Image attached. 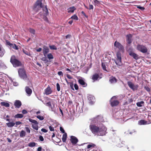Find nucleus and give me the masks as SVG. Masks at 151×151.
Segmentation results:
<instances>
[{"instance_id": "46", "label": "nucleus", "mask_w": 151, "mask_h": 151, "mask_svg": "<svg viewBox=\"0 0 151 151\" xmlns=\"http://www.w3.org/2000/svg\"><path fill=\"white\" fill-rule=\"evenodd\" d=\"M72 19L77 20H78V17L76 15H74L71 17V18Z\"/></svg>"}, {"instance_id": "60", "label": "nucleus", "mask_w": 151, "mask_h": 151, "mask_svg": "<svg viewBox=\"0 0 151 151\" xmlns=\"http://www.w3.org/2000/svg\"><path fill=\"white\" fill-rule=\"evenodd\" d=\"M74 87L75 89L76 90H77L78 88V85L76 84H74Z\"/></svg>"}, {"instance_id": "8", "label": "nucleus", "mask_w": 151, "mask_h": 151, "mask_svg": "<svg viewBox=\"0 0 151 151\" xmlns=\"http://www.w3.org/2000/svg\"><path fill=\"white\" fill-rule=\"evenodd\" d=\"M127 84L130 88L134 91L137 90L138 87V85H135L130 81L127 82Z\"/></svg>"}, {"instance_id": "59", "label": "nucleus", "mask_w": 151, "mask_h": 151, "mask_svg": "<svg viewBox=\"0 0 151 151\" xmlns=\"http://www.w3.org/2000/svg\"><path fill=\"white\" fill-rule=\"evenodd\" d=\"M70 86L71 88L73 90H74V89L73 87V83H70Z\"/></svg>"}, {"instance_id": "23", "label": "nucleus", "mask_w": 151, "mask_h": 151, "mask_svg": "<svg viewBox=\"0 0 151 151\" xmlns=\"http://www.w3.org/2000/svg\"><path fill=\"white\" fill-rule=\"evenodd\" d=\"M109 81L111 83H114L117 81L116 79L114 77H111L109 79Z\"/></svg>"}, {"instance_id": "63", "label": "nucleus", "mask_w": 151, "mask_h": 151, "mask_svg": "<svg viewBox=\"0 0 151 151\" xmlns=\"http://www.w3.org/2000/svg\"><path fill=\"white\" fill-rule=\"evenodd\" d=\"M22 123V122L19 121H18L16 122L15 124H16V125H18L21 124Z\"/></svg>"}, {"instance_id": "52", "label": "nucleus", "mask_w": 151, "mask_h": 151, "mask_svg": "<svg viewBox=\"0 0 151 151\" xmlns=\"http://www.w3.org/2000/svg\"><path fill=\"white\" fill-rule=\"evenodd\" d=\"M39 139L42 142L43 141H44V139L43 137L42 136H39Z\"/></svg>"}, {"instance_id": "55", "label": "nucleus", "mask_w": 151, "mask_h": 151, "mask_svg": "<svg viewBox=\"0 0 151 151\" xmlns=\"http://www.w3.org/2000/svg\"><path fill=\"white\" fill-rule=\"evenodd\" d=\"M94 2L96 5H98L99 4V2L97 0H94Z\"/></svg>"}, {"instance_id": "44", "label": "nucleus", "mask_w": 151, "mask_h": 151, "mask_svg": "<svg viewBox=\"0 0 151 151\" xmlns=\"http://www.w3.org/2000/svg\"><path fill=\"white\" fill-rule=\"evenodd\" d=\"M95 146V145L93 144H91L88 145L87 146V147L88 148H90L91 147H93Z\"/></svg>"}, {"instance_id": "27", "label": "nucleus", "mask_w": 151, "mask_h": 151, "mask_svg": "<svg viewBox=\"0 0 151 151\" xmlns=\"http://www.w3.org/2000/svg\"><path fill=\"white\" fill-rule=\"evenodd\" d=\"M5 52V51L4 48L2 47L0 50V57H2Z\"/></svg>"}, {"instance_id": "33", "label": "nucleus", "mask_w": 151, "mask_h": 151, "mask_svg": "<svg viewBox=\"0 0 151 151\" xmlns=\"http://www.w3.org/2000/svg\"><path fill=\"white\" fill-rule=\"evenodd\" d=\"M26 132L24 130H22L20 134V136L21 137H23L25 136Z\"/></svg>"}, {"instance_id": "22", "label": "nucleus", "mask_w": 151, "mask_h": 151, "mask_svg": "<svg viewBox=\"0 0 151 151\" xmlns=\"http://www.w3.org/2000/svg\"><path fill=\"white\" fill-rule=\"evenodd\" d=\"M127 41L128 44H130L132 42V36L131 34H129L127 35Z\"/></svg>"}, {"instance_id": "26", "label": "nucleus", "mask_w": 151, "mask_h": 151, "mask_svg": "<svg viewBox=\"0 0 151 151\" xmlns=\"http://www.w3.org/2000/svg\"><path fill=\"white\" fill-rule=\"evenodd\" d=\"M7 127H13L15 124V123L13 122H9L6 123Z\"/></svg>"}, {"instance_id": "43", "label": "nucleus", "mask_w": 151, "mask_h": 151, "mask_svg": "<svg viewBox=\"0 0 151 151\" xmlns=\"http://www.w3.org/2000/svg\"><path fill=\"white\" fill-rule=\"evenodd\" d=\"M49 47L51 50H56L57 49L56 47L54 45H50Z\"/></svg>"}, {"instance_id": "3", "label": "nucleus", "mask_w": 151, "mask_h": 151, "mask_svg": "<svg viewBox=\"0 0 151 151\" xmlns=\"http://www.w3.org/2000/svg\"><path fill=\"white\" fill-rule=\"evenodd\" d=\"M10 62L12 64L14 67H15L20 66L22 65L21 62L17 59L14 55L12 56L10 59Z\"/></svg>"}, {"instance_id": "2", "label": "nucleus", "mask_w": 151, "mask_h": 151, "mask_svg": "<svg viewBox=\"0 0 151 151\" xmlns=\"http://www.w3.org/2000/svg\"><path fill=\"white\" fill-rule=\"evenodd\" d=\"M103 117L101 115H97L91 119V123L95 124H103L102 123L104 122Z\"/></svg>"}, {"instance_id": "41", "label": "nucleus", "mask_w": 151, "mask_h": 151, "mask_svg": "<svg viewBox=\"0 0 151 151\" xmlns=\"http://www.w3.org/2000/svg\"><path fill=\"white\" fill-rule=\"evenodd\" d=\"M23 52L25 54H26V55L29 56H30V53L29 52L26 51L24 50H23Z\"/></svg>"}, {"instance_id": "50", "label": "nucleus", "mask_w": 151, "mask_h": 151, "mask_svg": "<svg viewBox=\"0 0 151 151\" xmlns=\"http://www.w3.org/2000/svg\"><path fill=\"white\" fill-rule=\"evenodd\" d=\"M25 129L26 132L28 133H30V130L29 129L28 127H25Z\"/></svg>"}, {"instance_id": "58", "label": "nucleus", "mask_w": 151, "mask_h": 151, "mask_svg": "<svg viewBox=\"0 0 151 151\" xmlns=\"http://www.w3.org/2000/svg\"><path fill=\"white\" fill-rule=\"evenodd\" d=\"M60 130L61 132H62L63 133H65V131L64 129H63V128L61 127H60Z\"/></svg>"}, {"instance_id": "36", "label": "nucleus", "mask_w": 151, "mask_h": 151, "mask_svg": "<svg viewBox=\"0 0 151 151\" xmlns=\"http://www.w3.org/2000/svg\"><path fill=\"white\" fill-rule=\"evenodd\" d=\"M144 103V102L142 101L137 102L136 104L137 105L138 107H142V104Z\"/></svg>"}, {"instance_id": "5", "label": "nucleus", "mask_w": 151, "mask_h": 151, "mask_svg": "<svg viewBox=\"0 0 151 151\" xmlns=\"http://www.w3.org/2000/svg\"><path fill=\"white\" fill-rule=\"evenodd\" d=\"M116 57L114 60V61L116 65L119 66L122 65L121 54L119 51L116 54Z\"/></svg>"}, {"instance_id": "12", "label": "nucleus", "mask_w": 151, "mask_h": 151, "mask_svg": "<svg viewBox=\"0 0 151 151\" xmlns=\"http://www.w3.org/2000/svg\"><path fill=\"white\" fill-rule=\"evenodd\" d=\"M70 141L73 145H75L78 142V139L74 136H71Z\"/></svg>"}, {"instance_id": "64", "label": "nucleus", "mask_w": 151, "mask_h": 151, "mask_svg": "<svg viewBox=\"0 0 151 151\" xmlns=\"http://www.w3.org/2000/svg\"><path fill=\"white\" fill-rule=\"evenodd\" d=\"M67 77L69 79H71L72 78V77L69 74L67 75Z\"/></svg>"}, {"instance_id": "14", "label": "nucleus", "mask_w": 151, "mask_h": 151, "mask_svg": "<svg viewBox=\"0 0 151 151\" xmlns=\"http://www.w3.org/2000/svg\"><path fill=\"white\" fill-rule=\"evenodd\" d=\"M49 52V48L45 46H44L43 47V52L44 56L45 57L47 55Z\"/></svg>"}, {"instance_id": "35", "label": "nucleus", "mask_w": 151, "mask_h": 151, "mask_svg": "<svg viewBox=\"0 0 151 151\" xmlns=\"http://www.w3.org/2000/svg\"><path fill=\"white\" fill-rule=\"evenodd\" d=\"M29 122H32V123H33V124H38V122L35 120L33 119H29Z\"/></svg>"}, {"instance_id": "6", "label": "nucleus", "mask_w": 151, "mask_h": 151, "mask_svg": "<svg viewBox=\"0 0 151 151\" xmlns=\"http://www.w3.org/2000/svg\"><path fill=\"white\" fill-rule=\"evenodd\" d=\"M43 7L42 4L41 2V1L39 0L36 2L34 6V9L35 11H37L41 8L43 9Z\"/></svg>"}, {"instance_id": "25", "label": "nucleus", "mask_w": 151, "mask_h": 151, "mask_svg": "<svg viewBox=\"0 0 151 151\" xmlns=\"http://www.w3.org/2000/svg\"><path fill=\"white\" fill-rule=\"evenodd\" d=\"M147 121L144 120H142L138 121V124L139 125H145L147 124Z\"/></svg>"}, {"instance_id": "30", "label": "nucleus", "mask_w": 151, "mask_h": 151, "mask_svg": "<svg viewBox=\"0 0 151 151\" xmlns=\"http://www.w3.org/2000/svg\"><path fill=\"white\" fill-rule=\"evenodd\" d=\"M42 10L44 11V14L45 16L47 15L48 14V12L47 8L45 7V8H43Z\"/></svg>"}, {"instance_id": "56", "label": "nucleus", "mask_w": 151, "mask_h": 151, "mask_svg": "<svg viewBox=\"0 0 151 151\" xmlns=\"http://www.w3.org/2000/svg\"><path fill=\"white\" fill-rule=\"evenodd\" d=\"M13 84L14 86H17L18 85V83L17 82L13 81Z\"/></svg>"}, {"instance_id": "10", "label": "nucleus", "mask_w": 151, "mask_h": 151, "mask_svg": "<svg viewBox=\"0 0 151 151\" xmlns=\"http://www.w3.org/2000/svg\"><path fill=\"white\" fill-rule=\"evenodd\" d=\"M114 46L116 48H118L120 51H123L124 50V47L119 42L117 41L114 42Z\"/></svg>"}, {"instance_id": "17", "label": "nucleus", "mask_w": 151, "mask_h": 151, "mask_svg": "<svg viewBox=\"0 0 151 151\" xmlns=\"http://www.w3.org/2000/svg\"><path fill=\"white\" fill-rule=\"evenodd\" d=\"M129 54L135 59L137 60L138 59V55L137 54L132 52H129Z\"/></svg>"}, {"instance_id": "7", "label": "nucleus", "mask_w": 151, "mask_h": 151, "mask_svg": "<svg viewBox=\"0 0 151 151\" xmlns=\"http://www.w3.org/2000/svg\"><path fill=\"white\" fill-rule=\"evenodd\" d=\"M136 49L144 53H146L147 51V47L145 46L142 45H137Z\"/></svg>"}, {"instance_id": "49", "label": "nucleus", "mask_w": 151, "mask_h": 151, "mask_svg": "<svg viewBox=\"0 0 151 151\" xmlns=\"http://www.w3.org/2000/svg\"><path fill=\"white\" fill-rule=\"evenodd\" d=\"M4 66L6 67V65L4 64V63L2 62V61L0 60V67H2Z\"/></svg>"}, {"instance_id": "45", "label": "nucleus", "mask_w": 151, "mask_h": 151, "mask_svg": "<svg viewBox=\"0 0 151 151\" xmlns=\"http://www.w3.org/2000/svg\"><path fill=\"white\" fill-rule=\"evenodd\" d=\"M144 88L148 92H149L150 91V88L149 87L147 86H145L144 87Z\"/></svg>"}, {"instance_id": "53", "label": "nucleus", "mask_w": 151, "mask_h": 151, "mask_svg": "<svg viewBox=\"0 0 151 151\" xmlns=\"http://www.w3.org/2000/svg\"><path fill=\"white\" fill-rule=\"evenodd\" d=\"M137 8L142 10H143L145 9V8L144 7L139 6H137Z\"/></svg>"}, {"instance_id": "32", "label": "nucleus", "mask_w": 151, "mask_h": 151, "mask_svg": "<svg viewBox=\"0 0 151 151\" xmlns=\"http://www.w3.org/2000/svg\"><path fill=\"white\" fill-rule=\"evenodd\" d=\"M23 116V115L22 114H18L15 115L14 117L16 118H21Z\"/></svg>"}, {"instance_id": "9", "label": "nucleus", "mask_w": 151, "mask_h": 151, "mask_svg": "<svg viewBox=\"0 0 151 151\" xmlns=\"http://www.w3.org/2000/svg\"><path fill=\"white\" fill-rule=\"evenodd\" d=\"M116 96H113L111 99L110 102L111 105L112 106H117L119 104V101L115 100Z\"/></svg>"}, {"instance_id": "42", "label": "nucleus", "mask_w": 151, "mask_h": 151, "mask_svg": "<svg viewBox=\"0 0 151 151\" xmlns=\"http://www.w3.org/2000/svg\"><path fill=\"white\" fill-rule=\"evenodd\" d=\"M29 31L30 33L33 34V35H34L35 34V30L32 28H30L29 29Z\"/></svg>"}, {"instance_id": "54", "label": "nucleus", "mask_w": 151, "mask_h": 151, "mask_svg": "<svg viewBox=\"0 0 151 151\" xmlns=\"http://www.w3.org/2000/svg\"><path fill=\"white\" fill-rule=\"evenodd\" d=\"M49 127V129L50 131H54V128L53 127H52L51 126H50Z\"/></svg>"}, {"instance_id": "19", "label": "nucleus", "mask_w": 151, "mask_h": 151, "mask_svg": "<svg viewBox=\"0 0 151 151\" xmlns=\"http://www.w3.org/2000/svg\"><path fill=\"white\" fill-rule=\"evenodd\" d=\"M78 82L83 87H85L87 86V84L82 79L78 80Z\"/></svg>"}, {"instance_id": "37", "label": "nucleus", "mask_w": 151, "mask_h": 151, "mask_svg": "<svg viewBox=\"0 0 151 151\" xmlns=\"http://www.w3.org/2000/svg\"><path fill=\"white\" fill-rule=\"evenodd\" d=\"M38 124H33L32 125V127L34 129H35L37 130H38V127L37 125Z\"/></svg>"}, {"instance_id": "21", "label": "nucleus", "mask_w": 151, "mask_h": 151, "mask_svg": "<svg viewBox=\"0 0 151 151\" xmlns=\"http://www.w3.org/2000/svg\"><path fill=\"white\" fill-rule=\"evenodd\" d=\"M99 78V75L97 73H95L93 75L92 77V79L93 80V82L98 80V79Z\"/></svg>"}, {"instance_id": "1", "label": "nucleus", "mask_w": 151, "mask_h": 151, "mask_svg": "<svg viewBox=\"0 0 151 151\" xmlns=\"http://www.w3.org/2000/svg\"><path fill=\"white\" fill-rule=\"evenodd\" d=\"M89 129L94 135L104 136L107 133V128L103 124H96L91 123L89 125Z\"/></svg>"}, {"instance_id": "18", "label": "nucleus", "mask_w": 151, "mask_h": 151, "mask_svg": "<svg viewBox=\"0 0 151 151\" xmlns=\"http://www.w3.org/2000/svg\"><path fill=\"white\" fill-rule=\"evenodd\" d=\"M25 91L28 96H29L32 93V90L28 87L26 86L25 88Z\"/></svg>"}, {"instance_id": "34", "label": "nucleus", "mask_w": 151, "mask_h": 151, "mask_svg": "<svg viewBox=\"0 0 151 151\" xmlns=\"http://www.w3.org/2000/svg\"><path fill=\"white\" fill-rule=\"evenodd\" d=\"M36 143L35 142H30L28 145L29 147H35L36 145Z\"/></svg>"}, {"instance_id": "16", "label": "nucleus", "mask_w": 151, "mask_h": 151, "mask_svg": "<svg viewBox=\"0 0 151 151\" xmlns=\"http://www.w3.org/2000/svg\"><path fill=\"white\" fill-rule=\"evenodd\" d=\"M14 105L16 107L19 108L22 105V103L20 101L17 100L15 101Z\"/></svg>"}, {"instance_id": "15", "label": "nucleus", "mask_w": 151, "mask_h": 151, "mask_svg": "<svg viewBox=\"0 0 151 151\" xmlns=\"http://www.w3.org/2000/svg\"><path fill=\"white\" fill-rule=\"evenodd\" d=\"M50 108L51 109V111L53 112L54 114H58L57 110H58V109H57V106L55 104H53L52 106Z\"/></svg>"}, {"instance_id": "47", "label": "nucleus", "mask_w": 151, "mask_h": 151, "mask_svg": "<svg viewBox=\"0 0 151 151\" xmlns=\"http://www.w3.org/2000/svg\"><path fill=\"white\" fill-rule=\"evenodd\" d=\"M56 86L58 91H60V87L59 84L58 83H57Z\"/></svg>"}, {"instance_id": "13", "label": "nucleus", "mask_w": 151, "mask_h": 151, "mask_svg": "<svg viewBox=\"0 0 151 151\" xmlns=\"http://www.w3.org/2000/svg\"><path fill=\"white\" fill-rule=\"evenodd\" d=\"M6 43L8 45L14 49L18 50L19 49L18 47L15 44L11 43L8 41L6 42Z\"/></svg>"}, {"instance_id": "38", "label": "nucleus", "mask_w": 151, "mask_h": 151, "mask_svg": "<svg viewBox=\"0 0 151 151\" xmlns=\"http://www.w3.org/2000/svg\"><path fill=\"white\" fill-rule=\"evenodd\" d=\"M101 66H102L103 69L104 70L106 71H107V70L106 69V65H105V63H102Z\"/></svg>"}, {"instance_id": "11", "label": "nucleus", "mask_w": 151, "mask_h": 151, "mask_svg": "<svg viewBox=\"0 0 151 151\" xmlns=\"http://www.w3.org/2000/svg\"><path fill=\"white\" fill-rule=\"evenodd\" d=\"M88 98L89 103L91 104H93L95 102V98L92 95H88Z\"/></svg>"}, {"instance_id": "24", "label": "nucleus", "mask_w": 151, "mask_h": 151, "mask_svg": "<svg viewBox=\"0 0 151 151\" xmlns=\"http://www.w3.org/2000/svg\"><path fill=\"white\" fill-rule=\"evenodd\" d=\"M76 10V8L74 6H72L68 9V13H73L75 10Z\"/></svg>"}, {"instance_id": "62", "label": "nucleus", "mask_w": 151, "mask_h": 151, "mask_svg": "<svg viewBox=\"0 0 151 151\" xmlns=\"http://www.w3.org/2000/svg\"><path fill=\"white\" fill-rule=\"evenodd\" d=\"M93 5H92L91 4H90L89 5V10L93 9Z\"/></svg>"}, {"instance_id": "61", "label": "nucleus", "mask_w": 151, "mask_h": 151, "mask_svg": "<svg viewBox=\"0 0 151 151\" xmlns=\"http://www.w3.org/2000/svg\"><path fill=\"white\" fill-rule=\"evenodd\" d=\"M22 113L24 114H26L27 113V111L25 109L23 110L22 111Z\"/></svg>"}, {"instance_id": "29", "label": "nucleus", "mask_w": 151, "mask_h": 151, "mask_svg": "<svg viewBox=\"0 0 151 151\" xmlns=\"http://www.w3.org/2000/svg\"><path fill=\"white\" fill-rule=\"evenodd\" d=\"M46 56L49 60L52 59L54 58V57L52 55L51 53H49L47 54Z\"/></svg>"}, {"instance_id": "39", "label": "nucleus", "mask_w": 151, "mask_h": 151, "mask_svg": "<svg viewBox=\"0 0 151 151\" xmlns=\"http://www.w3.org/2000/svg\"><path fill=\"white\" fill-rule=\"evenodd\" d=\"M36 117L40 120H42L44 119V117L42 116H40V115H37L36 116Z\"/></svg>"}, {"instance_id": "20", "label": "nucleus", "mask_w": 151, "mask_h": 151, "mask_svg": "<svg viewBox=\"0 0 151 151\" xmlns=\"http://www.w3.org/2000/svg\"><path fill=\"white\" fill-rule=\"evenodd\" d=\"M52 91L51 90L50 87L48 86L45 90V93L46 95H48L52 93Z\"/></svg>"}, {"instance_id": "40", "label": "nucleus", "mask_w": 151, "mask_h": 151, "mask_svg": "<svg viewBox=\"0 0 151 151\" xmlns=\"http://www.w3.org/2000/svg\"><path fill=\"white\" fill-rule=\"evenodd\" d=\"M41 60L44 61L45 63H46L48 62V60H47L45 57H42L41 59Z\"/></svg>"}, {"instance_id": "28", "label": "nucleus", "mask_w": 151, "mask_h": 151, "mask_svg": "<svg viewBox=\"0 0 151 151\" xmlns=\"http://www.w3.org/2000/svg\"><path fill=\"white\" fill-rule=\"evenodd\" d=\"M1 104L2 106L6 107H9L10 106L9 104L8 103L5 102H1Z\"/></svg>"}, {"instance_id": "57", "label": "nucleus", "mask_w": 151, "mask_h": 151, "mask_svg": "<svg viewBox=\"0 0 151 151\" xmlns=\"http://www.w3.org/2000/svg\"><path fill=\"white\" fill-rule=\"evenodd\" d=\"M41 131L45 133H46L47 132V130L46 129H44V128H42L41 129Z\"/></svg>"}, {"instance_id": "4", "label": "nucleus", "mask_w": 151, "mask_h": 151, "mask_svg": "<svg viewBox=\"0 0 151 151\" xmlns=\"http://www.w3.org/2000/svg\"><path fill=\"white\" fill-rule=\"evenodd\" d=\"M18 72L19 76L21 78L24 80H26L28 79L25 71L24 68H19Z\"/></svg>"}, {"instance_id": "48", "label": "nucleus", "mask_w": 151, "mask_h": 151, "mask_svg": "<svg viewBox=\"0 0 151 151\" xmlns=\"http://www.w3.org/2000/svg\"><path fill=\"white\" fill-rule=\"evenodd\" d=\"M46 105L49 107V108L51 107L52 104L50 102H48L46 104Z\"/></svg>"}, {"instance_id": "51", "label": "nucleus", "mask_w": 151, "mask_h": 151, "mask_svg": "<svg viewBox=\"0 0 151 151\" xmlns=\"http://www.w3.org/2000/svg\"><path fill=\"white\" fill-rule=\"evenodd\" d=\"M58 74L60 76H63V74L62 71H59L58 73Z\"/></svg>"}, {"instance_id": "31", "label": "nucleus", "mask_w": 151, "mask_h": 151, "mask_svg": "<svg viewBox=\"0 0 151 151\" xmlns=\"http://www.w3.org/2000/svg\"><path fill=\"white\" fill-rule=\"evenodd\" d=\"M67 134L66 133H65L63 136L62 140L63 142H65L67 139Z\"/></svg>"}]
</instances>
